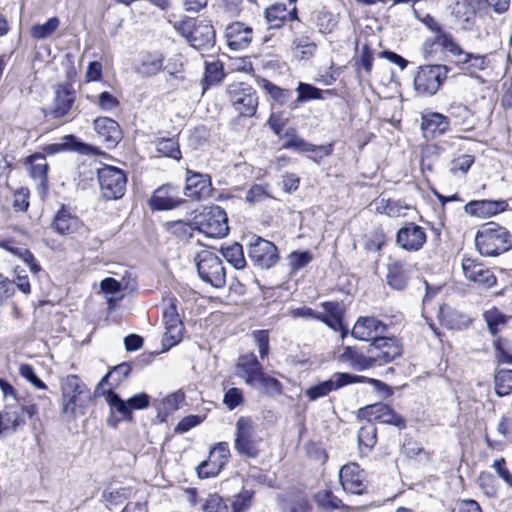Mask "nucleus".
I'll list each match as a JSON object with an SVG mask.
<instances>
[{
    "instance_id": "f257e3e1",
    "label": "nucleus",
    "mask_w": 512,
    "mask_h": 512,
    "mask_svg": "<svg viewBox=\"0 0 512 512\" xmlns=\"http://www.w3.org/2000/svg\"><path fill=\"white\" fill-rule=\"evenodd\" d=\"M475 246L482 256H498L512 248V234L505 227L488 222L477 231Z\"/></svg>"
},
{
    "instance_id": "f03ea898",
    "label": "nucleus",
    "mask_w": 512,
    "mask_h": 512,
    "mask_svg": "<svg viewBox=\"0 0 512 512\" xmlns=\"http://www.w3.org/2000/svg\"><path fill=\"white\" fill-rule=\"evenodd\" d=\"M62 394V412L68 417L75 418L83 415L91 399L90 392L82 380L74 374L60 380Z\"/></svg>"
},
{
    "instance_id": "7ed1b4c3",
    "label": "nucleus",
    "mask_w": 512,
    "mask_h": 512,
    "mask_svg": "<svg viewBox=\"0 0 512 512\" xmlns=\"http://www.w3.org/2000/svg\"><path fill=\"white\" fill-rule=\"evenodd\" d=\"M175 29L183 35L192 47L203 50L212 48L215 44V31L211 24L188 18L177 22Z\"/></svg>"
},
{
    "instance_id": "20e7f679",
    "label": "nucleus",
    "mask_w": 512,
    "mask_h": 512,
    "mask_svg": "<svg viewBox=\"0 0 512 512\" xmlns=\"http://www.w3.org/2000/svg\"><path fill=\"white\" fill-rule=\"evenodd\" d=\"M262 438L250 418L240 417L236 422L234 448L238 454L256 458L260 454Z\"/></svg>"
},
{
    "instance_id": "39448f33",
    "label": "nucleus",
    "mask_w": 512,
    "mask_h": 512,
    "mask_svg": "<svg viewBox=\"0 0 512 512\" xmlns=\"http://www.w3.org/2000/svg\"><path fill=\"white\" fill-rule=\"evenodd\" d=\"M195 224L199 232L210 238H222L229 232L227 214L217 205L206 207L196 217Z\"/></svg>"
},
{
    "instance_id": "423d86ee",
    "label": "nucleus",
    "mask_w": 512,
    "mask_h": 512,
    "mask_svg": "<svg viewBox=\"0 0 512 512\" xmlns=\"http://www.w3.org/2000/svg\"><path fill=\"white\" fill-rule=\"evenodd\" d=\"M200 278L215 288L226 282V272L219 256L209 250H202L195 258Z\"/></svg>"
},
{
    "instance_id": "0eeeda50",
    "label": "nucleus",
    "mask_w": 512,
    "mask_h": 512,
    "mask_svg": "<svg viewBox=\"0 0 512 512\" xmlns=\"http://www.w3.org/2000/svg\"><path fill=\"white\" fill-rule=\"evenodd\" d=\"M365 380L373 383L380 389L389 391L388 386L379 380L367 379L364 376H356L351 375L349 373H335L332 375L330 379L307 389L306 396L309 398L310 401H315L320 397L328 395L333 390L339 389L351 383L364 382Z\"/></svg>"
},
{
    "instance_id": "6e6552de",
    "label": "nucleus",
    "mask_w": 512,
    "mask_h": 512,
    "mask_svg": "<svg viewBox=\"0 0 512 512\" xmlns=\"http://www.w3.org/2000/svg\"><path fill=\"white\" fill-rule=\"evenodd\" d=\"M101 196L106 200L122 198L126 191L127 176L121 169L106 165L98 169Z\"/></svg>"
},
{
    "instance_id": "1a4fd4ad",
    "label": "nucleus",
    "mask_w": 512,
    "mask_h": 512,
    "mask_svg": "<svg viewBox=\"0 0 512 512\" xmlns=\"http://www.w3.org/2000/svg\"><path fill=\"white\" fill-rule=\"evenodd\" d=\"M449 69L445 65H424L414 77V88L420 95H434L447 78Z\"/></svg>"
},
{
    "instance_id": "9d476101",
    "label": "nucleus",
    "mask_w": 512,
    "mask_h": 512,
    "mask_svg": "<svg viewBox=\"0 0 512 512\" xmlns=\"http://www.w3.org/2000/svg\"><path fill=\"white\" fill-rule=\"evenodd\" d=\"M229 101L234 110L243 117L255 115L258 107L256 91L246 83H232L227 88Z\"/></svg>"
},
{
    "instance_id": "9b49d317",
    "label": "nucleus",
    "mask_w": 512,
    "mask_h": 512,
    "mask_svg": "<svg viewBox=\"0 0 512 512\" xmlns=\"http://www.w3.org/2000/svg\"><path fill=\"white\" fill-rule=\"evenodd\" d=\"M248 255L255 265L265 269L274 266L279 260L277 247L257 236H253L249 242Z\"/></svg>"
},
{
    "instance_id": "f8f14e48",
    "label": "nucleus",
    "mask_w": 512,
    "mask_h": 512,
    "mask_svg": "<svg viewBox=\"0 0 512 512\" xmlns=\"http://www.w3.org/2000/svg\"><path fill=\"white\" fill-rule=\"evenodd\" d=\"M105 399L113 411L119 413L123 419L127 420L132 419V410L145 409L150 403V397L146 393L136 394L127 401H124L112 389L106 392Z\"/></svg>"
},
{
    "instance_id": "ddd939ff",
    "label": "nucleus",
    "mask_w": 512,
    "mask_h": 512,
    "mask_svg": "<svg viewBox=\"0 0 512 512\" xmlns=\"http://www.w3.org/2000/svg\"><path fill=\"white\" fill-rule=\"evenodd\" d=\"M230 458V449L227 442H219L209 453V458L197 467V474L201 478L216 476Z\"/></svg>"
},
{
    "instance_id": "4468645a",
    "label": "nucleus",
    "mask_w": 512,
    "mask_h": 512,
    "mask_svg": "<svg viewBox=\"0 0 512 512\" xmlns=\"http://www.w3.org/2000/svg\"><path fill=\"white\" fill-rule=\"evenodd\" d=\"M462 270L465 278L475 283L478 288L486 290L497 282L496 276L489 268L471 258L462 260Z\"/></svg>"
},
{
    "instance_id": "2eb2a0df",
    "label": "nucleus",
    "mask_w": 512,
    "mask_h": 512,
    "mask_svg": "<svg viewBox=\"0 0 512 512\" xmlns=\"http://www.w3.org/2000/svg\"><path fill=\"white\" fill-rule=\"evenodd\" d=\"M368 353L373 359V366L386 364L393 361L402 353V348L397 340L388 337L375 339L370 345Z\"/></svg>"
},
{
    "instance_id": "dca6fc26",
    "label": "nucleus",
    "mask_w": 512,
    "mask_h": 512,
    "mask_svg": "<svg viewBox=\"0 0 512 512\" xmlns=\"http://www.w3.org/2000/svg\"><path fill=\"white\" fill-rule=\"evenodd\" d=\"M359 415L362 418H366L368 422L379 421L384 424L394 425L400 429L406 427L404 418L383 403L368 405L359 410Z\"/></svg>"
},
{
    "instance_id": "f3484780",
    "label": "nucleus",
    "mask_w": 512,
    "mask_h": 512,
    "mask_svg": "<svg viewBox=\"0 0 512 512\" xmlns=\"http://www.w3.org/2000/svg\"><path fill=\"white\" fill-rule=\"evenodd\" d=\"M484 5L493 9L494 12L502 14L508 10L510 0H462L457 2L455 13L460 19L468 22Z\"/></svg>"
},
{
    "instance_id": "a211bd4d",
    "label": "nucleus",
    "mask_w": 512,
    "mask_h": 512,
    "mask_svg": "<svg viewBox=\"0 0 512 512\" xmlns=\"http://www.w3.org/2000/svg\"><path fill=\"white\" fill-rule=\"evenodd\" d=\"M183 202L179 187L166 184L153 192L149 204L153 210L162 211L174 209Z\"/></svg>"
},
{
    "instance_id": "6ab92c4d",
    "label": "nucleus",
    "mask_w": 512,
    "mask_h": 512,
    "mask_svg": "<svg viewBox=\"0 0 512 512\" xmlns=\"http://www.w3.org/2000/svg\"><path fill=\"white\" fill-rule=\"evenodd\" d=\"M340 483L347 493L360 495L366 490L365 474L357 463L343 465L339 471Z\"/></svg>"
},
{
    "instance_id": "aec40b11",
    "label": "nucleus",
    "mask_w": 512,
    "mask_h": 512,
    "mask_svg": "<svg viewBox=\"0 0 512 512\" xmlns=\"http://www.w3.org/2000/svg\"><path fill=\"white\" fill-rule=\"evenodd\" d=\"M426 240L427 235L424 228L415 223H408L400 228L396 237L397 244L402 249L410 252L420 250L426 243Z\"/></svg>"
},
{
    "instance_id": "412c9836",
    "label": "nucleus",
    "mask_w": 512,
    "mask_h": 512,
    "mask_svg": "<svg viewBox=\"0 0 512 512\" xmlns=\"http://www.w3.org/2000/svg\"><path fill=\"white\" fill-rule=\"evenodd\" d=\"M211 193L212 184L209 175L187 170L184 188L185 196L195 200H202L210 197Z\"/></svg>"
},
{
    "instance_id": "4be33fe9",
    "label": "nucleus",
    "mask_w": 512,
    "mask_h": 512,
    "mask_svg": "<svg viewBox=\"0 0 512 512\" xmlns=\"http://www.w3.org/2000/svg\"><path fill=\"white\" fill-rule=\"evenodd\" d=\"M225 39L231 50H244L252 42L253 29L243 22H233L225 28Z\"/></svg>"
},
{
    "instance_id": "5701e85b",
    "label": "nucleus",
    "mask_w": 512,
    "mask_h": 512,
    "mask_svg": "<svg viewBox=\"0 0 512 512\" xmlns=\"http://www.w3.org/2000/svg\"><path fill=\"white\" fill-rule=\"evenodd\" d=\"M165 333L163 343L168 347L176 345L182 337V323L176 305L170 302L163 312Z\"/></svg>"
},
{
    "instance_id": "b1692460",
    "label": "nucleus",
    "mask_w": 512,
    "mask_h": 512,
    "mask_svg": "<svg viewBox=\"0 0 512 512\" xmlns=\"http://www.w3.org/2000/svg\"><path fill=\"white\" fill-rule=\"evenodd\" d=\"M236 372L248 385L257 386L263 369L256 356L248 353L238 358Z\"/></svg>"
},
{
    "instance_id": "393cba45",
    "label": "nucleus",
    "mask_w": 512,
    "mask_h": 512,
    "mask_svg": "<svg viewBox=\"0 0 512 512\" xmlns=\"http://www.w3.org/2000/svg\"><path fill=\"white\" fill-rule=\"evenodd\" d=\"M386 331V325L375 317H360L353 329L352 336L362 341H375Z\"/></svg>"
},
{
    "instance_id": "a878e982",
    "label": "nucleus",
    "mask_w": 512,
    "mask_h": 512,
    "mask_svg": "<svg viewBox=\"0 0 512 512\" xmlns=\"http://www.w3.org/2000/svg\"><path fill=\"white\" fill-rule=\"evenodd\" d=\"M83 224L81 220L71 211L65 207L61 206L60 210L56 213L53 222L52 228L60 235H72L77 233Z\"/></svg>"
},
{
    "instance_id": "bb28decb",
    "label": "nucleus",
    "mask_w": 512,
    "mask_h": 512,
    "mask_svg": "<svg viewBox=\"0 0 512 512\" xmlns=\"http://www.w3.org/2000/svg\"><path fill=\"white\" fill-rule=\"evenodd\" d=\"M507 203L504 200H474L464 206V210L471 216L486 218L496 215L506 209Z\"/></svg>"
},
{
    "instance_id": "cd10ccee",
    "label": "nucleus",
    "mask_w": 512,
    "mask_h": 512,
    "mask_svg": "<svg viewBox=\"0 0 512 512\" xmlns=\"http://www.w3.org/2000/svg\"><path fill=\"white\" fill-rule=\"evenodd\" d=\"M94 129L98 135L108 143V147L115 146L121 139L119 124L108 117H98L94 120Z\"/></svg>"
},
{
    "instance_id": "c85d7f7f",
    "label": "nucleus",
    "mask_w": 512,
    "mask_h": 512,
    "mask_svg": "<svg viewBox=\"0 0 512 512\" xmlns=\"http://www.w3.org/2000/svg\"><path fill=\"white\" fill-rule=\"evenodd\" d=\"M27 169L31 178L38 183L41 189L47 187L48 163L43 154L37 153L28 157Z\"/></svg>"
},
{
    "instance_id": "c756f323",
    "label": "nucleus",
    "mask_w": 512,
    "mask_h": 512,
    "mask_svg": "<svg viewBox=\"0 0 512 512\" xmlns=\"http://www.w3.org/2000/svg\"><path fill=\"white\" fill-rule=\"evenodd\" d=\"M2 419L6 432H15L25 423L24 405L18 403L5 404Z\"/></svg>"
},
{
    "instance_id": "7c9ffc66",
    "label": "nucleus",
    "mask_w": 512,
    "mask_h": 512,
    "mask_svg": "<svg viewBox=\"0 0 512 512\" xmlns=\"http://www.w3.org/2000/svg\"><path fill=\"white\" fill-rule=\"evenodd\" d=\"M421 128L426 138H433L445 133L449 128V122L442 114L430 113L423 116Z\"/></svg>"
},
{
    "instance_id": "2f4dec72",
    "label": "nucleus",
    "mask_w": 512,
    "mask_h": 512,
    "mask_svg": "<svg viewBox=\"0 0 512 512\" xmlns=\"http://www.w3.org/2000/svg\"><path fill=\"white\" fill-rule=\"evenodd\" d=\"M75 96L67 85H59L55 91V102L53 108V116L60 118L66 116L72 108Z\"/></svg>"
},
{
    "instance_id": "473e14b6",
    "label": "nucleus",
    "mask_w": 512,
    "mask_h": 512,
    "mask_svg": "<svg viewBox=\"0 0 512 512\" xmlns=\"http://www.w3.org/2000/svg\"><path fill=\"white\" fill-rule=\"evenodd\" d=\"M387 283L396 290H402L406 287L409 274L407 265L398 260H392L387 265Z\"/></svg>"
},
{
    "instance_id": "72a5a7b5",
    "label": "nucleus",
    "mask_w": 512,
    "mask_h": 512,
    "mask_svg": "<svg viewBox=\"0 0 512 512\" xmlns=\"http://www.w3.org/2000/svg\"><path fill=\"white\" fill-rule=\"evenodd\" d=\"M284 143L282 147L284 149H292L297 152H326L324 146H316L306 142L303 138L299 137L295 129H289L283 135Z\"/></svg>"
},
{
    "instance_id": "f704fd0d",
    "label": "nucleus",
    "mask_w": 512,
    "mask_h": 512,
    "mask_svg": "<svg viewBox=\"0 0 512 512\" xmlns=\"http://www.w3.org/2000/svg\"><path fill=\"white\" fill-rule=\"evenodd\" d=\"M341 362L348 363L350 367L356 370H365L373 367L371 356H365L357 352L354 348L346 346L339 356Z\"/></svg>"
},
{
    "instance_id": "c9c22d12",
    "label": "nucleus",
    "mask_w": 512,
    "mask_h": 512,
    "mask_svg": "<svg viewBox=\"0 0 512 512\" xmlns=\"http://www.w3.org/2000/svg\"><path fill=\"white\" fill-rule=\"evenodd\" d=\"M449 114L455 125L461 127L462 130H470L474 126V116L472 112L462 104H452L449 108Z\"/></svg>"
},
{
    "instance_id": "e433bc0d",
    "label": "nucleus",
    "mask_w": 512,
    "mask_h": 512,
    "mask_svg": "<svg viewBox=\"0 0 512 512\" xmlns=\"http://www.w3.org/2000/svg\"><path fill=\"white\" fill-rule=\"evenodd\" d=\"M0 247L22 259L34 273L40 270V267L34 261L33 254L26 247L15 246V242L13 240L0 241Z\"/></svg>"
},
{
    "instance_id": "4c0bfd02",
    "label": "nucleus",
    "mask_w": 512,
    "mask_h": 512,
    "mask_svg": "<svg viewBox=\"0 0 512 512\" xmlns=\"http://www.w3.org/2000/svg\"><path fill=\"white\" fill-rule=\"evenodd\" d=\"M288 16V10L282 3L273 4L265 10V18L271 29L281 28L288 20Z\"/></svg>"
},
{
    "instance_id": "58836bf2",
    "label": "nucleus",
    "mask_w": 512,
    "mask_h": 512,
    "mask_svg": "<svg viewBox=\"0 0 512 512\" xmlns=\"http://www.w3.org/2000/svg\"><path fill=\"white\" fill-rule=\"evenodd\" d=\"M223 257L235 268L243 269L246 266V260L243 253L242 245L233 243L221 248Z\"/></svg>"
},
{
    "instance_id": "ea45409f",
    "label": "nucleus",
    "mask_w": 512,
    "mask_h": 512,
    "mask_svg": "<svg viewBox=\"0 0 512 512\" xmlns=\"http://www.w3.org/2000/svg\"><path fill=\"white\" fill-rule=\"evenodd\" d=\"M163 66V56L160 53H147L143 56L138 68L139 72L145 76L157 74Z\"/></svg>"
},
{
    "instance_id": "a19ab883",
    "label": "nucleus",
    "mask_w": 512,
    "mask_h": 512,
    "mask_svg": "<svg viewBox=\"0 0 512 512\" xmlns=\"http://www.w3.org/2000/svg\"><path fill=\"white\" fill-rule=\"evenodd\" d=\"M317 48L316 43L305 34H294L292 40V49L300 52L301 59H309L313 56Z\"/></svg>"
},
{
    "instance_id": "79ce46f5",
    "label": "nucleus",
    "mask_w": 512,
    "mask_h": 512,
    "mask_svg": "<svg viewBox=\"0 0 512 512\" xmlns=\"http://www.w3.org/2000/svg\"><path fill=\"white\" fill-rule=\"evenodd\" d=\"M260 87L278 104L284 105L291 97V91L283 89L267 79L259 82Z\"/></svg>"
},
{
    "instance_id": "37998d69",
    "label": "nucleus",
    "mask_w": 512,
    "mask_h": 512,
    "mask_svg": "<svg viewBox=\"0 0 512 512\" xmlns=\"http://www.w3.org/2000/svg\"><path fill=\"white\" fill-rule=\"evenodd\" d=\"M60 20L57 17L48 19L44 24H36L31 27V36L35 39H45L51 36L59 27Z\"/></svg>"
},
{
    "instance_id": "c03bdc74",
    "label": "nucleus",
    "mask_w": 512,
    "mask_h": 512,
    "mask_svg": "<svg viewBox=\"0 0 512 512\" xmlns=\"http://www.w3.org/2000/svg\"><path fill=\"white\" fill-rule=\"evenodd\" d=\"M495 391L499 396L512 393V370H499L495 375Z\"/></svg>"
},
{
    "instance_id": "a18cd8bd",
    "label": "nucleus",
    "mask_w": 512,
    "mask_h": 512,
    "mask_svg": "<svg viewBox=\"0 0 512 512\" xmlns=\"http://www.w3.org/2000/svg\"><path fill=\"white\" fill-rule=\"evenodd\" d=\"M483 317L492 335H496L500 326L505 325L507 320L506 316L496 308L485 311Z\"/></svg>"
},
{
    "instance_id": "49530a36",
    "label": "nucleus",
    "mask_w": 512,
    "mask_h": 512,
    "mask_svg": "<svg viewBox=\"0 0 512 512\" xmlns=\"http://www.w3.org/2000/svg\"><path fill=\"white\" fill-rule=\"evenodd\" d=\"M441 315L443 323L450 329H460L469 323L467 316L452 309L442 310Z\"/></svg>"
},
{
    "instance_id": "de8ad7c7",
    "label": "nucleus",
    "mask_w": 512,
    "mask_h": 512,
    "mask_svg": "<svg viewBox=\"0 0 512 512\" xmlns=\"http://www.w3.org/2000/svg\"><path fill=\"white\" fill-rule=\"evenodd\" d=\"M156 150L160 155L170 157L176 160L181 158L179 144L175 139H161L156 144Z\"/></svg>"
},
{
    "instance_id": "09e8293b",
    "label": "nucleus",
    "mask_w": 512,
    "mask_h": 512,
    "mask_svg": "<svg viewBox=\"0 0 512 512\" xmlns=\"http://www.w3.org/2000/svg\"><path fill=\"white\" fill-rule=\"evenodd\" d=\"M377 441V429L369 422L362 426L358 432V443L360 447L371 449Z\"/></svg>"
},
{
    "instance_id": "8fccbe9b",
    "label": "nucleus",
    "mask_w": 512,
    "mask_h": 512,
    "mask_svg": "<svg viewBox=\"0 0 512 512\" xmlns=\"http://www.w3.org/2000/svg\"><path fill=\"white\" fill-rule=\"evenodd\" d=\"M313 260L309 251H293L288 256V265L291 271L296 272L306 267Z\"/></svg>"
},
{
    "instance_id": "3c124183",
    "label": "nucleus",
    "mask_w": 512,
    "mask_h": 512,
    "mask_svg": "<svg viewBox=\"0 0 512 512\" xmlns=\"http://www.w3.org/2000/svg\"><path fill=\"white\" fill-rule=\"evenodd\" d=\"M478 484L487 497H497L498 484L496 478L491 473L481 472L478 477Z\"/></svg>"
},
{
    "instance_id": "603ef678",
    "label": "nucleus",
    "mask_w": 512,
    "mask_h": 512,
    "mask_svg": "<svg viewBox=\"0 0 512 512\" xmlns=\"http://www.w3.org/2000/svg\"><path fill=\"white\" fill-rule=\"evenodd\" d=\"M256 388L262 389L263 392L275 396L282 392L281 383L274 377L266 375L264 372L261 374L258 385Z\"/></svg>"
},
{
    "instance_id": "864d4df0",
    "label": "nucleus",
    "mask_w": 512,
    "mask_h": 512,
    "mask_svg": "<svg viewBox=\"0 0 512 512\" xmlns=\"http://www.w3.org/2000/svg\"><path fill=\"white\" fill-rule=\"evenodd\" d=\"M296 91L298 92V101L323 99L322 90L307 83L299 82Z\"/></svg>"
},
{
    "instance_id": "5fc2aeb1",
    "label": "nucleus",
    "mask_w": 512,
    "mask_h": 512,
    "mask_svg": "<svg viewBox=\"0 0 512 512\" xmlns=\"http://www.w3.org/2000/svg\"><path fill=\"white\" fill-rule=\"evenodd\" d=\"M131 372V366L128 363H121L115 366L111 371H109L100 381L99 385L102 386L108 382L109 378H113L115 380V385H119L122 380L128 377Z\"/></svg>"
},
{
    "instance_id": "6e6d98bb",
    "label": "nucleus",
    "mask_w": 512,
    "mask_h": 512,
    "mask_svg": "<svg viewBox=\"0 0 512 512\" xmlns=\"http://www.w3.org/2000/svg\"><path fill=\"white\" fill-rule=\"evenodd\" d=\"M474 163V157L468 154H463L453 159L450 166V172L456 175L458 172L466 174Z\"/></svg>"
},
{
    "instance_id": "4d7b16f0",
    "label": "nucleus",
    "mask_w": 512,
    "mask_h": 512,
    "mask_svg": "<svg viewBox=\"0 0 512 512\" xmlns=\"http://www.w3.org/2000/svg\"><path fill=\"white\" fill-rule=\"evenodd\" d=\"M19 374L26 379L35 388L46 390L47 385L37 377L34 368L29 364H21L19 367Z\"/></svg>"
},
{
    "instance_id": "13d9d810",
    "label": "nucleus",
    "mask_w": 512,
    "mask_h": 512,
    "mask_svg": "<svg viewBox=\"0 0 512 512\" xmlns=\"http://www.w3.org/2000/svg\"><path fill=\"white\" fill-rule=\"evenodd\" d=\"M242 2L243 0H219V10L228 18L237 17L240 15Z\"/></svg>"
},
{
    "instance_id": "bf43d9fd",
    "label": "nucleus",
    "mask_w": 512,
    "mask_h": 512,
    "mask_svg": "<svg viewBox=\"0 0 512 512\" xmlns=\"http://www.w3.org/2000/svg\"><path fill=\"white\" fill-rule=\"evenodd\" d=\"M224 77L223 66L220 62H212L206 65L205 81L207 85L215 84Z\"/></svg>"
},
{
    "instance_id": "052dcab7",
    "label": "nucleus",
    "mask_w": 512,
    "mask_h": 512,
    "mask_svg": "<svg viewBox=\"0 0 512 512\" xmlns=\"http://www.w3.org/2000/svg\"><path fill=\"white\" fill-rule=\"evenodd\" d=\"M253 339L258 347L261 359L269 354V332L268 330H256L252 333Z\"/></svg>"
},
{
    "instance_id": "680f3d73",
    "label": "nucleus",
    "mask_w": 512,
    "mask_h": 512,
    "mask_svg": "<svg viewBox=\"0 0 512 512\" xmlns=\"http://www.w3.org/2000/svg\"><path fill=\"white\" fill-rule=\"evenodd\" d=\"M204 512H228V506L218 494H210L202 505Z\"/></svg>"
},
{
    "instance_id": "e2e57ef3",
    "label": "nucleus",
    "mask_w": 512,
    "mask_h": 512,
    "mask_svg": "<svg viewBox=\"0 0 512 512\" xmlns=\"http://www.w3.org/2000/svg\"><path fill=\"white\" fill-rule=\"evenodd\" d=\"M318 505L326 509H337L341 506V500L333 495L330 491H321L315 495Z\"/></svg>"
},
{
    "instance_id": "0e129e2a",
    "label": "nucleus",
    "mask_w": 512,
    "mask_h": 512,
    "mask_svg": "<svg viewBox=\"0 0 512 512\" xmlns=\"http://www.w3.org/2000/svg\"><path fill=\"white\" fill-rule=\"evenodd\" d=\"M253 493L244 490L234 496L232 501V509L233 512H244L246 509H248L252 502Z\"/></svg>"
},
{
    "instance_id": "69168bd1",
    "label": "nucleus",
    "mask_w": 512,
    "mask_h": 512,
    "mask_svg": "<svg viewBox=\"0 0 512 512\" xmlns=\"http://www.w3.org/2000/svg\"><path fill=\"white\" fill-rule=\"evenodd\" d=\"M492 468L496 472L499 478H501L509 488H512V473L506 466L504 458L494 460Z\"/></svg>"
},
{
    "instance_id": "338daca9",
    "label": "nucleus",
    "mask_w": 512,
    "mask_h": 512,
    "mask_svg": "<svg viewBox=\"0 0 512 512\" xmlns=\"http://www.w3.org/2000/svg\"><path fill=\"white\" fill-rule=\"evenodd\" d=\"M382 206L378 207L382 213L389 217H400L404 215V207L397 201L387 200L384 204V200L381 201Z\"/></svg>"
},
{
    "instance_id": "774afa93",
    "label": "nucleus",
    "mask_w": 512,
    "mask_h": 512,
    "mask_svg": "<svg viewBox=\"0 0 512 512\" xmlns=\"http://www.w3.org/2000/svg\"><path fill=\"white\" fill-rule=\"evenodd\" d=\"M224 404L233 410L243 402L242 391L238 388H230L224 395Z\"/></svg>"
}]
</instances>
